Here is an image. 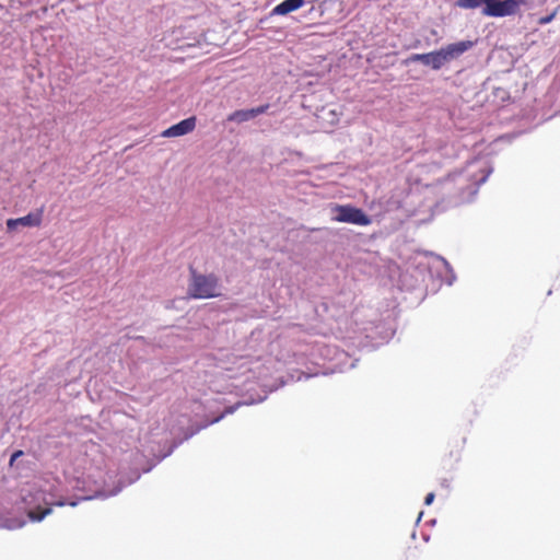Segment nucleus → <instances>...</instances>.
Returning <instances> with one entry per match:
<instances>
[{
  "instance_id": "nucleus-1",
  "label": "nucleus",
  "mask_w": 560,
  "mask_h": 560,
  "mask_svg": "<svg viewBox=\"0 0 560 560\" xmlns=\"http://www.w3.org/2000/svg\"><path fill=\"white\" fill-rule=\"evenodd\" d=\"M474 43L470 40H462L448 44L439 50L427 54H415L410 57L411 61H420L422 65L440 70L445 63L453 59L458 58L465 51L472 47Z\"/></svg>"
},
{
  "instance_id": "nucleus-2",
  "label": "nucleus",
  "mask_w": 560,
  "mask_h": 560,
  "mask_svg": "<svg viewBox=\"0 0 560 560\" xmlns=\"http://www.w3.org/2000/svg\"><path fill=\"white\" fill-rule=\"evenodd\" d=\"M456 4L462 9L483 7V15L503 18L516 14L521 5L527 4V0H457Z\"/></svg>"
},
{
  "instance_id": "nucleus-3",
  "label": "nucleus",
  "mask_w": 560,
  "mask_h": 560,
  "mask_svg": "<svg viewBox=\"0 0 560 560\" xmlns=\"http://www.w3.org/2000/svg\"><path fill=\"white\" fill-rule=\"evenodd\" d=\"M190 278L187 289V295L190 299H212L221 295L220 280L213 275H203L194 267L189 268Z\"/></svg>"
},
{
  "instance_id": "nucleus-4",
  "label": "nucleus",
  "mask_w": 560,
  "mask_h": 560,
  "mask_svg": "<svg viewBox=\"0 0 560 560\" xmlns=\"http://www.w3.org/2000/svg\"><path fill=\"white\" fill-rule=\"evenodd\" d=\"M332 211L335 213L334 220L337 222L352 223L362 226L371 223V219L361 209L350 205H337Z\"/></svg>"
},
{
  "instance_id": "nucleus-5",
  "label": "nucleus",
  "mask_w": 560,
  "mask_h": 560,
  "mask_svg": "<svg viewBox=\"0 0 560 560\" xmlns=\"http://www.w3.org/2000/svg\"><path fill=\"white\" fill-rule=\"evenodd\" d=\"M43 208L36 210L35 212H31L25 217L16 218V219H8L7 220V228L9 231L15 230L19 225L22 226H39L43 221Z\"/></svg>"
},
{
  "instance_id": "nucleus-6",
  "label": "nucleus",
  "mask_w": 560,
  "mask_h": 560,
  "mask_svg": "<svg viewBox=\"0 0 560 560\" xmlns=\"http://www.w3.org/2000/svg\"><path fill=\"white\" fill-rule=\"evenodd\" d=\"M196 128V117L191 116L189 118H186L170 128L165 129L162 132V137L164 138H174V137H180L185 136L189 132H191Z\"/></svg>"
},
{
  "instance_id": "nucleus-7",
  "label": "nucleus",
  "mask_w": 560,
  "mask_h": 560,
  "mask_svg": "<svg viewBox=\"0 0 560 560\" xmlns=\"http://www.w3.org/2000/svg\"><path fill=\"white\" fill-rule=\"evenodd\" d=\"M268 107H269V105L266 104V105L258 106L256 108L235 110L231 115H229L228 120L236 121V122H244V121L255 118L256 116H258L260 114L266 113Z\"/></svg>"
},
{
  "instance_id": "nucleus-8",
  "label": "nucleus",
  "mask_w": 560,
  "mask_h": 560,
  "mask_svg": "<svg viewBox=\"0 0 560 560\" xmlns=\"http://www.w3.org/2000/svg\"><path fill=\"white\" fill-rule=\"evenodd\" d=\"M305 3V0H284L272 9V15H285L293 12Z\"/></svg>"
},
{
  "instance_id": "nucleus-9",
  "label": "nucleus",
  "mask_w": 560,
  "mask_h": 560,
  "mask_svg": "<svg viewBox=\"0 0 560 560\" xmlns=\"http://www.w3.org/2000/svg\"><path fill=\"white\" fill-rule=\"evenodd\" d=\"M51 513V508H46V509H42L40 506L34 509V510H31L28 512V517L32 520V521H36V522H39L42 521L46 515L50 514Z\"/></svg>"
},
{
  "instance_id": "nucleus-10",
  "label": "nucleus",
  "mask_w": 560,
  "mask_h": 560,
  "mask_svg": "<svg viewBox=\"0 0 560 560\" xmlns=\"http://www.w3.org/2000/svg\"><path fill=\"white\" fill-rule=\"evenodd\" d=\"M556 16V12H552L551 14L547 15V16H542L538 20V23L540 25H545V24H548L550 23Z\"/></svg>"
},
{
  "instance_id": "nucleus-11",
  "label": "nucleus",
  "mask_w": 560,
  "mask_h": 560,
  "mask_svg": "<svg viewBox=\"0 0 560 560\" xmlns=\"http://www.w3.org/2000/svg\"><path fill=\"white\" fill-rule=\"evenodd\" d=\"M23 455V451H15L12 455H11V458H10V465L12 466L14 464L15 460H18L19 457H21Z\"/></svg>"
},
{
  "instance_id": "nucleus-12",
  "label": "nucleus",
  "mask_w": 560,
  "mask_h": 560,
  "mask_svg": "<svg viewBox=\"0 0 560 560\" xmlns=\"http://www.w3.org/2000/svg\"><path fill=\"white\" fill-rule=\"evenodd\" d=\"M434 498L435 495L433 492L428 493L427 497L424 498V504L430 505L433 502Z\"/></svg>"
},
{
  "instance_id": "nucleus-13",
  "label": "nucleus",
  "mask_w": 560,
  "mask_h": 560,
  "mask_svg": "<svg viewBox=\"0 0 560 560\" xmlns=\"http://www.w3.org/2000/svg\"><path fill=\"white\" fill-rule=\"evenodd\" d=\"M450 456L453 457L454 456V459L455 462H458L460 459V450H457L455 455L453 454V452L451 451L450 452Z\"/></svg>"
},
{
  "instance_id": "nucleus-14",
  "label": "nucleus",
  "mask_w": 560,
  "mask_h": 560,
  "mask_svg": "<svg viewBox=\"0 0 560 560\" xmlns=\"http://www.w3.org/2000/svg\"><path fill=\"white\" fill-rule=\"evenodd\" d=\"M63 504L65 503L62 501H59V502L56 503V505H58V506H62Z\"/></svg>"
}]
</instances>
